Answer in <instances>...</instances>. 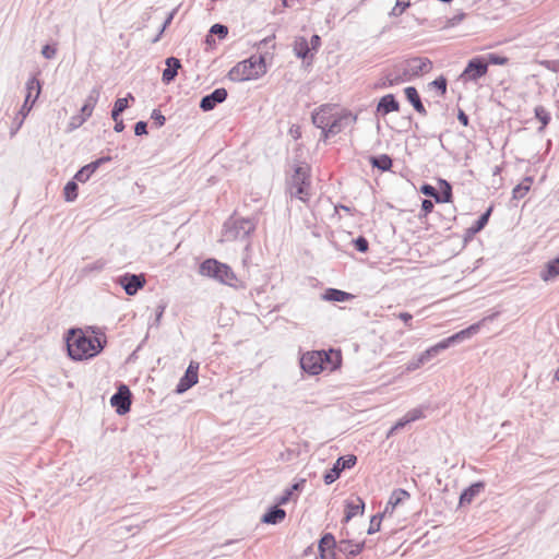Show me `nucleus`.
<instances>
[{
    "instance_id": "f257e3e1",
    "label": "nucleus",
    "mask_w": 559,
    "mask_h": 559,
    "mask_svg": "<svg viewBox=\"0 0 559 559\" xmlns=\"http://www.w3.org/2000/svg\"><path fill=\"white\" fill-rule=\"evenodd\" d=\"M94 335H86L79 328H72L68 331L64 341L68 355L72 360H87L96 357L105 348L107 337L104 332H96L92 328Z\"/></svg>"
},
{
    "instance_id": "f03ea898",
    "label": "nucleus",
    "mask_w": 559,
    "mask_h": 559,
    "mask_svg": "<svg viewBox=\"0 0 559 559\" xmlns=\"http://www.w3.org/2000/svg\"><path fill=\"white\" fill-rule=\"evenodd\" d=\"M273 59L270 51L252 55L246 60L238 62L227 73V78L234 82H242L259 79L267 71V62Z\"/></svg>"
},
{
    "instance_id": "7ed1b4c3",
    "label": "nucleus",
    "mask_w": 559,
    "mask_h": 559,
    "mask_svg": "<svg viewBox=\"0 0 559 559\" xmlns=\"http://www.w3.org/2000/svg\"><path fill=\"white\" fill-rule=\"evenodd\" d=\"M199 274L233 288L243 287L233 269L228 264L219 262L214 258L205 259L200 264Z\"/></svg>"
},
{
    "instance_id": "20e7f679",
    "label": "nucleus",
    "mask_w": 559,
    "mask_h": 559,
    "mask_svg": "<svg viewBox=\"0 0 559 559\" xmlns=\"http://www.w3.org/2000/svg\"><path fill=\"white\" fill-rule=\"evenodd\" d=\"M479 329H480V322L471 324L468 328L463 329V330L454 333L453 335H451L447 338H443L436 345L427 348L426 350H424L421 353V355L428 362L431 358L437 356L442 350H445L447 348H449L455 344H459L467 338H471L473 335H475L479 331Z\"/></svg>"
},
{
    "instance_id": "39448f33",
    "label": "nucleus",
    "mask_w": 559,
    "mask_h": 559,
    "mask_svg": "<svg viewBox=\"0 0 559 559\" xmlns=\"http://www.w3.org/2000/svg\"><path fill=\"white\" fill-rule=\"evenodd\" d=\"M404 82L411 81L432 70V62L426 57H413L395 64Z\"/></svg>"
},
{
    "instance_id": "423d86ee",
    "label": "nucleus",
    "mask_w": 559,
    "mask_h": 559,
    "mask_svg": "<svg viewBox=\"0 0 559 559\" xmlns=\"http://www.w3.org/2000/svg\"><path fill=\"white\" fill-rule=\"evenodd\" d=\"M290 195L301 201H306L309 195L310 175L307 165H297L294 174L287 182Z\"/></svg>"
},
{
    "instance_id": "0eeeda50",
    "label": "nucleus",
    "mask_w": 559,
    "mask_h": 559,
    "mask_svg": "<svg viewBox=\"0 0 559 559\" xmlns=\"http://www.w3.org/2000/svg\"><path fill=\"white\" fill-rule=\"evenodd\" d=\"M255 229V222L252 218L230 217L224 224V236L227 240H245Z\"/></svg>"
},
{
    "instance_id": "6e6552de",
    "label": "nucleus",
    "mask_w": 559,
    "mask_h": 559,
    "mask_svg": "<svg viewBox=\"0 0 559 559\" xmlns=\"http://www.w3.org/2000/svg\"><path fill=\"white\" fill-rule=\"evenodd\" d=\"M488 62L483 56H476L468 60L465 69L460 75V79L467 82H476L478 79L487 74Z\"/></svg>"
},
{
    "instance_id": "1a4fd4ad",
    "label": "nucleus",
    "mask_w": 559,
    "mask_h": 559,
    "mask_svg": "<svg viewBox=\"0 0 559 559\" xmlns=\"http://www.w3.org/2000/svg\"><path fill=\"white\" fill-rule=\"evenodd\" d=\"M357 463V456L354 454H347L340 456L333 466L328 469L323 475V480L326 485L333 484L340 478L341 474L345 469L354 467Z\"/></svg>"
},
{
    "instance_id": "9d476101",
    "label": "nucleus",
    "mask_w": 559,
    "mask_h": 559,
    "mask_svg": "<svg viewBox=\"0 0 559 559\" xmlns=\"http://www.w3.org/2000/svg\"><path fill=\"white\" fill-rule=\"evenodd\" d=\"M132 393L127 384L121 383L110 397V405L118 415H126L130 412Z\"/></svg>"
},
{
    "instance_id": "9b49d317",
    "label": "nucleus",
    "mask_w": 559,
    "mask_h": 559,
    "mask_svg": "<svg viewBox=\"0 0 559 559\" xmlns=\"http://www.w3.org/2000/svg\"><path fill=\"white\" fill-rule=\"evenodd\" d=\"M117 282L129 296L135 295L146 284V280L143 274L132 273H126L119 276Z\"/></svg>"
},
{
    "instance_id": "f8f14e48",
    "label": "nucleus",
    "mask_w": 559,
    "mask_h": 559,
    "mask_svg": "<svg viewBox=\"0 0 559 559\" xmlns=\"http://www.w3.org/2000/svg\"><path fill=\"white\" fill-rule=\"evenodd\" d=\"M301 369L312 376L319 374L324 370L323 359L319 352H308L300 358Z\"/></svg>"
},
{
    "instance_id": "ddd939ff",
    "label": "nucleus",
    "mask_w": 559,
    "mask_h": 559,
    "mask_svg": "<svg viewBox=\"0 0 559 559\" xmlns=\"http://www.w3.org/2000/svg\"><path fill=\"white\" fill-rule=\"evenodd\" d=\"M198 370L199 364L191 361L185 374L180 378L178 384L176 385L175 392L182 394L191 389L198 382Z\"/></svg>"
},
{
    "instance_id": "4468645a",
    "label": "nucleus",
    "mask_w": 559,
    "mask_h": 559,
    "mask_svg": "<svg viewBox=\"0 0 559 559\" xmlns=\"http://www.w3.org/2000/svg\"><path fill=\"white\" fill-rule=\"evenodd\" d=\"M228 96L227 90L224 87H219L214 90L212 93L204 95L199 104V107L203 111L213 110L218 104H222L226 100Z\"/></svg>"
},
{
    "instance_id": "2eb2a0df",
    "label": "nucleus",
    "mask_w": 559,
    "mask_h": 559,
    "mask_svg": "<svg viewBox=\"0 0 559 559\" xmlns=\"http://www.w3.org/2000/svg\"><path fill=\"white\" fill-rule=\"evenodd\" d=\"M335 108L336 105L334 104H323L319 108H317L311 115V120L314 127L323 128L324 126H330L335 115L333 112Z\"/></svg>"
},
{
    "instance_id": "dca6fc26",
    "label": "nucleus",
    "mask_w": 559,
    "mask_h": 559,
    "mask_svg": "<svg viewBox=\"0 0 559 559\" xmlns=\"http://www.w3.org/2000/svg\"><path fill=\"white\" fill-rule=\"evenodd\" d=\"M356 120V115H353L349 110H343L341 114L334 115L330 126L328 127V131L336 135L349 124L355 123Z\"/></svg>"
},
{
    "instance_id": "f3484780",
    "label": "nucleus",
    "mask_w": 559,
    "mask_h": 559,
    "mask_svg": "<svg viewBox=\"0 0 559 559\" xmlns=\"http://www.w3.org/2000/svg\"><path fill=\"white\" fill-rule=\"evenodd\" d=\"M99 95H100V88L93 87L92 91L90 92V95L87 96L84 105L81 108L79 123L85 122L92 116L93 109L98 102Z\"/></svg>"
},
{
    "instance_id": "a211bd4d",
    "label": "nucleus",
    "mask_w": 559,
    "mask_h": 559,
    "mask_svg": "<svg viewBox=\"0 0 559 559\" xmlns=\"http://www.w3.org/2000/svg\"><path fill=\"white\" fill-rule=\"evenodd\" d=\"M165 64L166 68L162 73V82L167 85L175 81L176 76L178 75V71L181 68V61L180 59L171 56L166 58Z\"/></svg>"
},
{
    "instance_id": "6ab92c4d",
    "label": "nucleus",
    "mask_w": 559,
    "mask_h": 559,
    "mask_svg": "<svg viewBox=\"0 0 559 559\" xmlns=\"http://www.w3.org/2000/svg\"><path fill=\"white\" fill-rule=\"evenodd\" d=\"M365 546V540L355 543L352 539H341L338 542L337 551L346 557H356L364 551Z\"/></svg>"
},
{
    "instance_id": "aec40b11",
    "label": "nucleus",
    "mask_w": 559,
    "mask_h": 559,
    "mask_svg": "<svg viewBox=\"0 0 559 559\" xmlns=\"http://www.w3.org/2000/svg\"><path fill=\"white\" fill-rule=\"evenodd\" d=\"M365 511V501L360 497L347 499L345 501V515L343 522H349L354 516L362 515Z\"/></svg>"
},
{
    "instance_id": "412c9836",
    "label": "nucleus",
    "mask_w": 559,
    "mask_h": 559,
    "mask_svg": "<svg viewBox=\"0 0 559 559\" xmlns=\"http://www.w3.org/2000/svg\"><path fill=\"white\" fill-rule=\"evenodd\" d=\"M400 110V103L393 94L382 96L377 104V114L386 116Z\"/></svg>"
},
{
    "instance_id": "4be33fe9",
    "label": "nucleus",
    "mask_w": 559,
    "mask_h": 559,
    "mask_svg": "<svg viewBox=\"0 0 559 559\" xmlns=\"http://www.w3.org/2000/svg\"><path fill=\"white\" fill-rule=\"evenodd\" d=\"M281 504H274L270 507L261 518V523L276 525L282 523L286 518V511L280 507Z\"/></svg>"
},
{
    "instance_id": "5701e85b",
    "label": "nucleus",
    "mask_w": 559,
    "mask_h": 559,
    "mask_svg": "<svg viewBox=\"0 0 559 559\" xmlns=\"http://www.w3.org/2000/svg\"><path fill=\"white\" fill-rule=\"evenodd\" d=\"M321 358L323 359L324 370H335L341 367L342 354L336 349L319 350Z\"/></svg>"
},
{
    "instance_id": "b1692460",
    "label": "nucleus",
    "mask_w": 559,
    "mask_h": 559,
    "mask_svg": "<svg viewBox=\"0 0 559 559\" xmlns=\"http://www.w3.org/2000/svg\"><path fill=\"white\" fill-rule=\"evenodd\" d=\"M485 486L486 484L481 480L471 484L461 492L459 504L461 507L469 504L485 489Z\"/></svg>"
},
{
    "instance_id": "393cba45",
    "label": "nucleus",
    "mask_w": 559,
    "mask_h": 559,
    "mask_svg": "<svg viewBox=\"0 0 559 559\" xmlns=\"http://www.w3.org/2000/svg\"><path fill=\"white\" fill-rule=\"evenodd\" d=\"M405 98L413 106L416 112L426 116L427 110L423 104L420 95L415 86H407L404 88Z\"/></svg>"
},
{
    "instance_id": "a878e982",
    "label": "nucleus",
    "mask_w": 559,
    "mask_h": 559,
    "mask_svg": "<svg viewBox=\"0 0 559 559\" xmlns=\"http://www.w3.org/2000/svg\"><path fill=\"white\" fill-rule=\"evenodd\" d=\"M294 52L297 58L306 60L308 58H312V51L309 46V41L304 36H298L294 40L293 45Z\"/></svg>"
},
{
    "instance_id": "bb28decb",
    "label": "nucleus",
    "mask_w": 559,
    "mask_h": 559,
    "mask_svg": "<svg viewBox=\"0 0 559 559\" xmlns=\"http://www.w3.org/2000/svg\"><path fill=\"white\" fill-rule=\"evenodd\" d=\"M354 295L337 288H326L322 294V299L333 302H346L354 299Z\"/></svg>"
},
{
    "instance_id": "cd10ccee",
    "label": "nucleus",
    "mask_w": 559,
    "mask_h": 559,
    "mask_svg": "<svg viewBox=\"0 0 559 559\" xmlns=\"http://www.w3.org/2000/svg\"><path fill=\"white\" fill-rule=\"evenodd\" d=\"M306 484V479H299L294 483L289 488H286L283 493L276 499L277 504H286L293 498L295 492H300Z\"/></svg>"
},
{
    "instance_id": "c85d7f7f",
    "label": "nucleus",
    "mask_w": 559,
    "mask_h": 559,
    "mask_svg": "<svg viewBox=\"0 0 559 559\" xmlns=\"http://www.w3.org/2000/svg\"><path fill=\"white\" fill-rule=\"evenodd\" d=\"M369 163L373 168L388 171L393 165V159L388 154L372 155L369 157Z\"/></svg>"
},
{
    "instance_id": "c756f323",
    "label": "nucleus",
    "mask_w": 559,
    "mask_h": 559,
    "mask_svg": "<svg viewBox=\"0 0 559 559\" xmlns=\"http://www.w3.org/2000/svg\"><path fill=\"white\" fill-rule=\"evenodd\" d=\"M25 88L26 94L29 93V99L32 100V105H34L41 93V82L36 75H33L27 80Z\"/></svg>"
},
{
    "instance_id": "7c9ffc66",
    "label": "nucleus",
    "mask_w": 559,
    "mask_h": 559,
    "mask_svg": "<svg viewBox=\"0 0 559 559\" xmlns=\"http://www.w3.org/2000/svg\"><path fill=\"white\" fill-rule=\"evenodd\" d=\"M130 100L134 102L135 98L131 93H128L126 97L118 98L115 102L110 112L112 120H117V118H120L121 114L129 107Z\"/></svg>"
},
{
    "instance_id": "2f4dec72",
    "label": "nucleus",
    "mask_w": 559,
    "mask_h": 559,
    "mask_svg": "<svg viewBox=\"0 0 559 559\" xmlns=\"http://www.w3.org/2000/svg\"><path fill=\"white\" fill-rule=\"evenodd\" d=\"M439 190H438V198L439 203H448L452 201L453 193H452V186L449 181L445 179H439Z\"/></svg>"
},
{
    "instance_id": "473e14b6",
    "label": "nucleus",
    "mask_w": 559,
    "mask_h": 559,
    "mask_svg": "<svg viewBox=\"0 0 559 559\" xmlns=\"http://www.w3.org/2000/svg\"><path fill=\"white\" fill-rule=\"evenodd\" d=\"M338 542L335 540V537L332 533H325L321 536L318 544L319 554L329 551L332 549H337Z\"/></svg>"
},
{
    "instance_id": "72a5a7b5",
    "label": "nucleus",
    "mask_w": 559,
    "mask_h": 559,
    "mask_svg": "<svg viewBox=\"0 0 559 559\" xmlns=\"http://www.w3.org/2000/svg\"><path fill=\"white\" fill-rule=\"evenodd\" d=\"M559 275V257L550 260L547 264L545 270L540 273V277L543 281L548 282L554 280L556 276Z\"/></svg>"
},
{
    "instance_id": "f704fd0d",
    "label": "nucleus",
    "mask_w": 559,
    "mask_h": 559,
    "mask_svg": "<svg viewBox=\"0 0 559 559\" xmlns=\"http://www.w3.org/2000/svg\"><path fill=\"white\" fill-rule=\"evenodd\" d=\"M533 182V178L532 177H525L524 180L516 185L513 190H512V198L514 200H520V199H523L527 192L530 191L531 189V185Z\"/></svg>"
},
{
    "instance_id": "c9c22d12",
    "label": "nucleus",
    "mask_w": 559,
    "mask_h": 559,
    "mask_svg": "<svg viewBox=\"0 0 559 559\" xmlns=\"http://www.w3.org/2000/svg\"><path fill=\"white\" fill-rule=\"evenodd\" d=\"M407 498H409V493L405 489H394L389 498V507H391V510H394Z\"/></svg>"
},
{
    "instance_id": "e433bc0d",
    "label": "nucleus",
    "mask_w": 559,
    "mask_h": 559,
    "mask_svg": "<svg viewBox=\"0 0 559 559\" xmlns=\"http://www.w3.org/2000/svg\"><path fill=\"white\" fill-rule=\"evenodd\" d=\"M76 180L74 178L70 181H68L63 188V197L67 202H73L78 198L79 193V186Z\"/></svg>"
},
{
    "instance_id": "4c0bfd02",
    "label": "nucleus",
    "mask_w": 559,
    "mask_h": 559,
    "mask_svg": "<svg viewBox=\"0 0 559 559\" xmlns=\"http://www.w3.org/2000/svg\"><path fill=\"white\" fill-rule=\"evenodd\" d=\"M403 82H404V80H403L402 75L400 74L399 70L394 66L393 70L384 76L383 82L381 83V87H391V86L397 85Z\"/></svg>"
},
{
    "instance_id": "58836bf2",
    "label": "nucleus",
    "mask_w": 559,
    "mask_h": 559,
    "mask_svg": "<svg viewBox=\"0 0 559 559\" xmlns=\"http://www.w3.org/2000/svg\"><path fill=\"white\" fill-rule=\"evenodd\" d=\"M213 35L217 36L219 39H224L228 35V27L221 23L212 25L209 35H206V43L210 44L211 41H214L212 38Z\"/></svg>"
},
{
    "instance_id": "ea45409f",
    "label": "nucleus",
    "mask_w": 559,
    "mask_h": 559,
    "mask_svg": "<svg viewBox=\"0 0 559 559\" xmlns=\"http://www.w3.org/2000/svg\"><path fill=\"white\" fill-rule=\"evenodd\" d=\"M535 118L542 123L539 131L545 129L551 120L550 112L544 106H536L534 109Z\"/></svg>"
},
{
    "instance_id": "a19ab883",
    "label": "nucleus",
    "mask_w": 559,
    "mask_h": 559,
    "mask_svg": "<svg viewBox=\"0 0 559 559\" xmlns=\"http://www.w3.org/2000/svg\"><path fill=\"white\" fill-rule=\"evenodd\" d=\"M34 105H32V100L29 99V93L26 94L24 104L22 105L21 109L19 110L17 118L20 117L16 130L21 128L23 124L24 119L27 117L29 111L32 110Z\"/></svg>"
},
{
    "instance_id": "79ce46f5",
    "label": "nucleus",
    "mask_w": 559,
    "mask_h": 559,
    "mask_svg": "<svg viewBox=\"0 0 559 559\" xmlns=\"http://www.w3.org/2000/svg\"><path fill=\"white\" fill-rule=\"evenodd\" d=\"M492 206H489L484 213L479 215V217L473 223V226L475 229H477L479 233L486 227V225L489 222V218L492 213Z\"/></svg>"
},
{
    "instance_id": "37998d69",
    "label": "nucleus",
    "mask_w": 559,
    "mask_h": 559,
    "mask_svg": "<svg viewBox=\"0 0 559 559\" xmlns=\"http://www.w3.org/2000/svg\"><path fill=\"white\" fill-rule=\"evenodd\" d=\"M431 88L437 90L442 96L447 93L448 80L445 76L440 75L429 83Z\"/></svg>"
},
{
    "instance_id": "c03bdc74",
    "label": "nucleus",
    "mask_w": 559,
    "mask_h": 559,
    "mask_svg": "<svg viewBox=\"0 0 559 559\" xmlns=\"http://www.w3.org/2000/svg\"><path fill=\"white\" fill-rule=\"evenodd\" d=\"M427 360L424 358L421 353L417 357H413L405 366V370L407 372L415 371L416 369L420 368L423 365H425Z\"/></svg>"
},
{
    "instance_id": "a18cd8bd",
    "label": "nucleus",
    "mask_w": 559,
    "mask_h": 559,
    "mask_svg": "<svg viewBox=\"0 0 559 559\" xmlns=\"http://www.w3.org/2000/svg\"><path fill=\"white\" fill-rule=\"evenodd\" d=\"M354 248L360 252L366 253L369 250V241L365 236H358L353 240Z\"/></svg>"
},
{
    "instance_id": "49530a36",
    "label": "nucleus",
    "mask_w": 559,
    "mask_h": 559,
    "mask_svg": "<svg viewBox=\"0 0 559 559\" xmlns=\"http://www.w3.org/2000/svg\"><path fill=\"white\" fill-rule=\"evenodd\" d=\"M486 61L488 62V66H504L509 62V59L506 56H501L498 53H488Z\"/></svg>"
},
{
    "instance_id": "de8ad7c7",
    "label": "nucleus",
    "mask_w": 559,
    "mask_h": 559,
    "mask_svg": "<svg viewBox=\"0 0 559 559\" xmlns=\"http://www.w3.org/2000/svg\"><path fill=\"white\" fill-rule=\"evenodd\" d=\"M274 39H275V35H271V36H267V37L263 38L262 40H260L257 44L259 53L267 51L266 48L269 46H271V48L274 49L275 48Z\"/></svg>"
},
{
    "instance_id": "09e8293b",
    "label": "nucleus",
    "mask_w": 559,
    "mask_h": 559,
    "mask_svg": "<svg viewBox=\"0 0 559 559\" xmlns=\"http://www.w3.org/2000/svg\"><path fill=\"white\" fill-rule=\"evenodd\" d=\"M419 191L426 197L433 198L435 201L439 203L438 190L433 186L424 183L421 185Z\"/></svg>"
},
{
    "instance_id": "8fccbe9b",
    "label": "nucleus",
    "mask_w": 559,
    "mask_h": 559,
    "mask_svg": "<svg viewBox=\"0 0 559 559\" xmlns=\"http://www.w3.org/2000/svg\"><path fill=\"white\" fill-rule=\"evenodd\" d=\"M382 518H383V514H376L371 518L370 524H369V527L367 531V533L369 535H372L376 532L380 531Z\"/></svg>"
},
{
    "instance_id": "3c124183",
    "label": "nucleus",
    "mask_w": 559,
    "mask_h": 559,
    "mask_svg": "<svg viewBox=\"0 0 559 559\" xmlns=\"http://www.w3.org/2000/svg\"><path fill=\"white\" fill-rule=\"evenodd\" d=\"M92 175L93 174H92L91 169H88L86 167V165H84L74 175V180L84 183L92 177Z\"/></svg>"
},
{
    "instance_id": "603ef678",
    "label": "nucleus",
    "mask_w": 559,
    "mask_h": 559,
    "mask_svg": "<svg viewBox=\"0 0 559 559\" xmlns=\"http://www.w3.org/2000/svg\"><path fill=\"white\" fill-rule=\"evenodd\" d=\"M111 159L112 158L109 155L102 156V157L91 162L90 164H86V167L88 169H91L92 174H94L102 165H104L105 163L110 162Z\"/></svg>"
},
{
    "instance_id": "864d4df0",
    "label": "nucleus",
    "mask_w": 559,
    "mask_h": 559,
    "mask_svg": "<svg viewBox=\"0 0 559 559\" xmlns=\"http://www.w3.org/2000/svg\"><path fill=\"white\" fill-rule=\"evenodd\" d=\"M111 159L112 158L109 155L102 156V157L91 162L90 164H86V167L88 169H91L92 174H94L102 165H104L105 163L110 162Z\"/></svg>"
},
{
    "instance_id": "5fc2aeb1",
    "label": "nucleus",
    "mask_w": 559,
    "mask_h": 559,
    "mask_svg": "<svg viewBox=\"0 0 559 559\" xmlns=\"http://www.w3.org/2000/svg\"><path fill=\"white\" fill-rule=\"evenodd\" d=\"M41 55L45 59H53L57 55V45L56 44H46L41 48Z\"/></svg>"
},
{
    "instance_id": "6e6d98bb",
    "label": "nucleus",
    "mask_w": 559,
    "mask_h": 559,
    "mask_svg": "<svg viewBox=\"0 0 559 559\" xmlns=\"http://www.w3.org/2000/svg\"><path fill=\"white\" fill-rule=\"evenodd\" d=\"M151 119L153 120V123L155 124L156 128L163 127L165 124V122H166V118L160 112L159 109H153L152 115H151Z\"/></svg>"
},
{
    "instance_id": "4d7b16f0",
    "label": "nucleus",
    "mask_w": 559,
    "mask_h": 559,
    "mask_svg": "<svg viewBox=\"0 0 559 559\" xmlns=\"http://www.w3.org/2000/svg\"><path fill=\"white\" fill-rule=\"evenodd\" d=\"M433 202L429 199H424L421 201L420 214L419 217L427 216L429 213L433 211Z\"/></svg>"
},
{
    "instance_id": "13d9d810",
    "label": "nucleus",
    "mask_w": 559,
    "mask_h": 559,
    "mask_svg": "<svg viewBox=\"0 0 559 559\" xmlns=\"http://www.w3.org/2000/svg\"><path fill=\"white\" fill-rule=\"evenodd\" d=\"M409 423L416 421L418 419L424 418V412L421 408H413L405 415Z\"/></svg>"
},
{
    "instance_id": "bf43d9fd",
    "label": "nucleus",
    "mask_w": 559,
    "mask_h": 559,
    "mask_svg": "<svg viewBox=\"0 0 559 559\" xmlns=\"http://www.w3.org/2000/svg\"><path fill=\"white\" fill-rule=\"evenodd\" d=\"M134 134L138 136L147 134V122L140 120L134 124Z\"/></svg>"
},
{
    "instance_id": "052dcab7",
    "label": "nucleus",
    "mask_w": 559,
    "mask_h": 559,
    "mask_svg": "<svg viewBox=\"0 0 559 559\" xmlns=\"http://www.w3.org/2000/svg\"><path fill=\"white\" fill-rule=\"evenodd\" d=\"M408 424H411V423L408 421L407 417L406 416L402 417L394 424V426H392V428L390 429V431L388 433V437L391 436L394 431L403 429Z\"/></svg>"
},
{
    "instance_id": "680f3d73",
    "label": "nucleus",
    "mask_w": 559,
    "mask_h": 559,
    "mask_svg": "<svg viewBox=\"0 0 559 559\" xmlns=\"http://www.w3.org/2000/svg\"><path fill=\"white\" fill-rule=\"evenodd\" d=\"M321 43H322L321 37L319 35H317V34L312 35L310 43H309L311 51L317 52L319 50V48L321 47Z\"/></svg>"
},
{
    "instance_id": "e2e57ef3",
    "label": "nucleus",
    "mask_w": 559,
    "mask_h": 559,
    "mask_svg": "<svg viewBox=\"0 0 559 559\" xmlns=\"http://www.w3.org/2000/svg\"><path fill=\"white\" fill-rule=\"evenodd\" d=\"M104 265H105V262L102 261V260H98V261H96V262H94L92 264L86 265L85 270L90 271V272L100 271V270H103Z\"/></svg>"
},
{
    "instance_id": "0e129e2a",
    "label": "nucleus",
    "mask_w": 559,
    "mask_h": 559,
    "mask_svg": "<svg viewBox=\"0 0 559 559\" xmlns=\"http://www.w3.org/2000/svg\"><path fill=\"white\" fill-rule=\"evenodd\" d=\"M457 120L460 121V123H462L465 127H467L469 123L468 116L462 109H459V111H457Z\"/></svg>"
},
{
    "instance_id": "69168bd1",
    "label": "nucleus",
    "mask_w": 559,
    "mask_h": 559,
    "mask_svg": "<svg viewBox=\"0 0 559 559\" xmlns=\"http://www.w3.org/2000/svg\"><path fill=\"white\" fill-rule=\"evenodd\" d=\"M545 66L548 70H550L552 72L559 71V61L558 60H547L545 62Z\"/></svg>"
},
{
    "instance_id": "338daca9",
    "label": "nucleus",
    "mask_w": 559,
    "mask_h": 559,
    "mask_svg": "<svg viewBox=\"0 0 559 559\" xmlns=\"http://www.w3.org/2000/svg\"><path fill=\"white\" fill-rule=\"evenodd\" d=\"M399 318L407 325V326H412V320H413V316L409 313V312H401L399 314Z\"/></svg>"
},
{
    "instance_id": "774afa93",
    "label": "nucleus",
    "mask_w": 559,
    "mask_h": 559,
    "mask_svg": "<svg viewBox=\"0 0 559 559\" xmlns=\"http://www.w3.org/2000/svg\"><path fill=\"white\" fill-rule=\"evenodd\" d=\"M335 550L336 549H332V550H329V551L320 552L319 554L320 558L321 559H336Z\"/></svg>"
}]
</instances>
